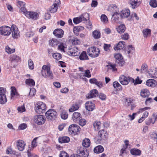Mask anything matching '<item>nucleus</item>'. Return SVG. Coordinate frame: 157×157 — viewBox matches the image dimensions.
<instances>
[{"instance_id":"13","label":"nucleus","mask_w":157,"mask_h":157,"mask_svg":"<svg viewBox=\"0 0 157 157\" xmlns=\"http://www.w3.org/2000/svg\"><path fill=\"white\" fill-rule=\"evenodd\" d=\"M12 35L13 37L14 38H17L19 36V32L18 28L15 25H13L12 26Z\"/></svg>"},{"instance_id":"35","label":"nucleus","mask_w":157,"mask_h":157,"mask_svg":"<svg viewBox=\"0 0 157 157\" xmlns=\"http://www.w3.org/2000/svg\"><path fill=\"white\" fill-rule=\"evenodd\" d=\"M149 94V91L147 89H144L141 90L140 92V95L143 98H146L148 97Z\"/></svg>"},{"instance_id":"64","label":"nucleus","mask_w":157,"mask_h":157,"mask_svg":"<svg viewBox=\"0 0 157 157\" xmlns=\"http://www.w3.org/2000/svg\"><path fill=\"white\" fill-rule=\"evenodd\" d=\"M59 157H69V156L66 152L62 151L60 154Z\"/></svg>"},{"instance_id":"57","label":"nucleus","mask_w":157,"mask_h":157,"mask_svg":"<svg viewBox=\"0 0 157 157\" xmlns=\"http://www.w3.org/2000/svg\"><path fill=\"white\" fill-rule=\"evenodd\" d=\"M110 44H104L103 46L104 49L105 51L106 52H109L110 50Z\"/></svg>"},{"instance_id":"27","label":"nucleus","mask_w":157,"mask_h":157,"mask_svg":"<svg viewBox=\"0 0 157 157\" xmlns=\"http://www.w3.org/2000/svg\"><path fill=\"white\" fill-rule=\"evenodd\" d=\"M118 10V9L116 5L112 4L109 6L108 10L110 12L114 13H116Z\"/></svg>"},{"instance_id":"49","label":"nucleus","mask_w":157,"mask_h":157,"mask_svg":"<svg viewBox=\"0 0 157 157\" xmlns=\"http://www.w3.org/2000/svg\"><path fill=\"white\" fill-rule=\"evenodd\" d=\"M53 57L56 59H60L61 58L62 55L59 53H54L52 55Z\"/></svg>"},{"instance_id":"55","label":"nucleus","mask_w":157,"mask_h":157,"mask_svg":"<svg viewBox=\"0 0 157 157\" xmlns=\"http://www.w3.org/2000/svg\"><path fill=\"white\" fill-rule=\"evenodd\" d=\"M155 122V120L153 118H150L146 121V124L147 125H149L151 124H154Z\"/></svg>"},{"instance_id":"29","label":"nucleus","mask_w":157,"mask_h":157,"mask_svg":"<svg viewBox=\"0 0 157 157\" xmlns=\"http://www.w3.org/2000/svg\"><path fill=\"white\" fill-rule=\"evenodd\" d=\"M70 140L69 138L67 136H63L59 138V142L60 143H67L69 142Z\"/></svg>"},{"instance_id":"7","label":"nucleus","mask_w":157,"mask_h":157,"mask_svg":"<svg viewBox=\"0 0 157 157\" xmlns=\"http://www.w3.org/2000/svg\"><path fill=\"white\" fill-rule=\"evenodd\" d=\"M77 152L78 154H79V157H88L89 155L87 149L83 147H78Z\"/></svg>"},{"instance_id":"16","label":"nucleus","mask_w":157,"mask_h":157,"mask_svg":"<svg viewBox=\"0 0 157 157\" xmlns=\"http://www.w3.org/2000/svg\"><path fill=\"white\" fill-rule=\"evenodd\" d=\"M85 105L86 109L89 111H92L95 107L94 104L91 101L86 102Z\"/></svg>"},{"instance_id":"28","label":"nucleus","mask_w":157,"mask_h":157,"mask_svg":"<svg viewBox=\"0 0 157 157\" xmlns=\"http://www.w3.org/2000/svg\"><path fill=\"white\" fill-rule=\"evenodd\" d=\"M84 29V27L82 26H77L74 28L73 31L76 35L78 36L79 34L78 32Z\"/></svg>"},{"instance_id":"21","label":"nucleus","mask_w":157,"mask_h":157,"mask_svg":"<svg viewBox=\"0 0 157 157\" xmlns=\"http://www.w3.org/2000/svg\"><path fill=\"white\" fill-rule=\"evenodd\" d=\"M19 96L17 90L15 87L12 86L11 87V99H14Z\"/></svg>"},{"instance_id":"54","label":"nucleus","mask_w":157,"mask_h":157,"mask_svg":"<svg viewBox=\"0 0 157 157\" xmlns=\"http://www.w3.org/2000/svg\"><path fill=\"white\" fill-rule=\"evenodd\" d=\"M58 8V7L57 6L53 4L51 6L50 11L51 13H54L57 11Z\"/></svg>"},{"instance_id":"33","label":"nucleus","mask_w":157,"mask_h":157,"mask_svg":"<svg viewBox=\"0 0 157 157\" xmlns=\"http://www.w3.org/2000/svg\"><path fill=\"white\" fill-rule=\"evenodd\" d=\"M81 118V115L79 113L76 112L73 113L72 119L74 121H78Z\"/></svg>"},{"instance_id":"42","label":"nucleus","mask_w":157,"mask_h":157,"mask_svg":"<svg viewBox=\"0 0 157 157\" xmlns=\"http://www.w3.org/2000/svg\"><path fill=\"white\" fill-rule=\"evenodd\" d=\"M148 71L147 65L146 64H143L141 66L140 72L142 73H147Z\"/></svg>"},{"instance_id":"48","label":"nucleus","mask_w":157,"mask_h":157,"mask_svg":"<svg viewBox=\"0 0 157 157\" xmlns=\"http://www.w3.org/2000/svg\"><path fill=\"white\" fill-rule=\"evenodd\" d=\"M93 35L94 38L98 39L100 37L101 34L98 31L95 30L93 32Z\"/></svg>"},{"instance_id":"38","label":"nucleus","mask_w":157,"mask_h":157,"mask_svg":"<svg viewBox=\"0 0 157 157\" xmlns=\"http://www.w3.org/2000/svg\"><path fill=\"white\" fill-rule=\"evenodd\" d=\"M79 58L81 60H87L89 58L86 52L83 51L80 55Z\"/></svg>"},{"instance_id":"2","label":"nucleus","mask_w":157,"mask_h":157,"mask_svg":"<svg viewBox=\"0 0 157 157\" xmlns=\"http://www.w3.org/2000/svg\"><path fill=\"white\" fill-rule=\"evenodd\" d=\"M87 52L90 56L94 58L99 56L100 51L98 48L95 47H92L88 49Z\"/></svg>"},{"instance_id":"62","label":"nucleus","mask_w":157,"mask_h":157,"mask_svg":"<svg viewBox=\"0 0 157 157\" xmlns=\"http://www.w3.org/2000/svg\"><path fill=\"white\" fill-rule=\"evenodd\" d=\"M20 11L24 14L26 16V14L28 12V11H27L26 8H25V6H23L21 7L20 8Z\"/></svg>"},{"instance_id":"3","label":"nucleus","mask_w":157,"mask_h":157,"mask_svg":"<svg viewBox=\"0 0 157 157\" xmlns=\"http://www.w3.org/2000/svg\"><path fill=\"white\" fill-rule=\"evenodd\" d=\"M35 110L38 114L44 113L46 110L45 104L42 102H37L35 106Z\"/></svg>"},{"instance_id":"37","label":"nucleus","mask_w":157,"mask_h":157,"mask_svg":"<svg viewBox=\"0 0 157 157\" xmlns=\"http://www.w3.org/2000/svg\"><path fill=\"white\" fill-rule=\"evenodd\" d=\"M7 101L6 96L5 94H0V103L4 104Z\"/></svg>"},{"instance_id":"53","label":"nucleus","mask_w":157,"mask_h":157,"mask_svg":"<svg viewBox=\"0 0 157 157\" xmlns=\"http://www.w3.org/2000/svg\"><path fill=\"white\" fill-rule=\"evenodd\" d=\"M68 116V114L67 112L63 111L61 114V118L64 120L67 119Z\"/></svg>"},{"instance_id":"24","label":"nucleus","mask_w":157,"mask_h":157,"mask_svg":"<svg viewBox=\"0 0 157 157\" xmlns=\"http://www.w3.org/2000/svg\"><path fill=\"white\" fill-rule=\"evenodd\" d=\"M130 14V10L128 9H127L125 10H122L120 14V15L122 18H127L129 16Z\"/></svg>"},{"instance_id":"4","label":"nucleus","mask_w":157,"mask_h":157,"mask_svg":"<svg viewBox=\"0 0 157 157\" xmlns=\"http://www.w3.org/2000/svg\"><path fill=\"white\" fill-rule=\"evenodd\" d=\"M107 136V133L106 131L104 130L100 131L98 133V137L96 141V143L98 144L101 143L102 141L106 139Z\"/></svg>"},{"instance_id":"63","label":"nucleus","mask_w":157,"mask_h":157,"mask_svg":"<svg viewBox=\"0 0 157 157\" xmlns=\"http://www.w3.org/2000/svg\"><path fill=\"white\" fill-rule=\"evenodd\" d=\"M17 110L19 112L22 113L25 111V109L24 105H22L18 107Z\"/></svg>"},{"instance_id":"17","label":"nucleus","mask_w":157,"mask_h":157,"mask_svg":"<svg viewBox=\"0 0 157 157\" xmlns=\"http://www.w3.org/2000/svg\"><path fill=\"white\" fill-rule=\"evenodd\" d=\"M78 49L76 47H74L70 48L68 52V53L69 55L73 56H77L79 53L78 51Z\"/></svg>"},{"instance_id":"23","label":"nucleus","mask_w":157,"mask_h":157,"mask_svg":"<svg viewBox=\"0 0 157 157\" xmlns=\"http://www.w3.org/2000/svg\"><path fill=\"white\" fill-rule=\"evenodd\" d=\"M86 19L84 17L83 15L74 18L73 19V22L76 24H78L81 22L82 21H86Z\"/></svg>"},{"instance_id":"30","label":"nucleus","mask_w":157,"mask_h":157,"mask_svg":"<svg viewBox=\"0 0 157 157\" xmlns=\"http://www.w3.org/2000/svg\"><path fill=\"white\" fill-rule=\"evenodd\" d=\"M104 150V148L102 146L98 145L94 148V153H98L102 152Z\"/></svg>"},{"instance_id":"43","label":"nucleus","mask_w":157,"mask_h":157,"mask_svg":"<svg viewBox=\"0 0 157 157\" xmlns=\"http://www.w3.org/2000/svg\"><path fill=\"white\" fill-rule=\"evenodd\" d=\"M143 33L144 37H147L148 36L150 35L151 30L148 29H146L143 30Z\"/></svg>"},{"instance_id":"40","label":"nucleus","mask_w":157,"mask_h":157,"mask_svg":"<svg viewBox=\"0 0 157 157\" xmlns=\"http://www.w3.org/2000/svg\"><path fill=\"white\" fill-rule=\"evenodd\" d=\"M25 83L30 86H34L35 84V82L32 79H26L25 81Z\"/></svg>"},{"instance_id":"46","label":"nucleus","mask_w":157,"mask_h":157,"mask_svg":"<svg viewBox=\"0 0 157 157\" xmlns=\"http://www.w3.org/2000/svg\"><path fill=\"white\" fill-rule=\"evenodd\" d=\"M101 21L104 23H107L108 21V18L105 14H102L101 15Z\"/></svg>"},{"instance_id":"50","label":"nucleus","mask_w":157,"mask_h":157,"mask_svg":"<svg viewBox=\"0 0 157 157\" xmlns=\"http://www.w3.org/2000/svg\"><path fill=\"white\" fill-rule=\"evenodd\" d=\"M149 4L151 7L155 8L157 7V2L155 0H151Z\"/></svg>"},{"instance_id":"1","label":"nucleus","mask_w":157,"mask_h":157,"mask_svg":"<svg viewBox=\"0 0 157 157\" xmlns=\"http://www.w3.org/2000/svg\"><path fill=\"white\" fill-rule=\"evenodd\" d=\"M42 75L44 77H48L51 79L53 78L52 73L50 71V67L49 66L44 65L42 67Z\"/></svg>"},{"instance_id":"61","label":"nucleus","mask_w":157,"mask_h":157,"mask_svg":"<svg viewBox=\"0 0 157 157\" xmlns=\"http://www.w3.org/2000/svg\"><path fill=\"white\" fill-rule=\"evenodd\" d=\"M27 127L26 124L23 123L20 124L18 127V129L19 130H24Z\"/></svg>"},{"instance_id":"31","label":"nucleus","mask_w":157,"mask_h":157,"mask_svg":"<svg viewBox=\"0 0 157 157\" xmlns=\"http://www.w3.org/2000/svg\"><path fill=\"white\" fill-rule=\"evenodd\" d=\"M130 153L133 155H140L141 154V151L138 149L133 148L130 150Z\"/></svg>"},{"instance_id":"9","label":"nucleus","mask_w":157,"mask_h":157,"mask_svg":"<svg viewBox=\"0 0 157 157\" xmlns=\"http://www.w3.org/2000/svg\"><path fill=\"white\" fill-rule=\"evenodd\" d=\"M45 120L44 117L41 115H36L34 117V122L38 125H42L44 124Z\"/></svg>"},{"instance_id":"36","label":"nucleus","mask_w":157,"mask_h":157,"mask_svg":"<svg viewBox=\"0 0 157 157\" xmlns=\"http://www.w3.org/2000/svg\"><path fill=\"white\" fill-rule=\"evenodd\" d=\"M59 44V42L57 39H52L49 41V45L52 47H55Z\"/></svg>"},{"instance_id":"32","label":"nucleus","mask_w":157,"mask_h":157,"mask_svg":"<svg viewBox=\"0 0 157 157\" xmlns=\"http://www.w3.org/2000/svg\"><path fill=\"white\" fill-rule=\"evenodd\" d=\"M90 140L88 138H85L83 140L82 142V145L83 147H88L90 146Z\"/></svg>"},{"instance_id":"26","label":"nucleus","mask_w":157,"mask_h":157,"mask_svg":"<svg viewBox=\"0 0 157 157\" xmlns=\"http://www.w3.org/2000/svg\"><path fill=\"white\" fill-rule=\"evenodd\" d=\"M125 43V42L124 41H120L114 47V49L115 51H117L122 49L124 47V44Z\"/></svg>"},{"instance_id":"47","label":"nucleus","mask_w":157,"mask_h":157,"mask_svg":"<svg viewBox=\"0 0 157 157\" xmlns=\"http://www.w3.org/2000/svg\"><path fill=\"white\" fill-rule=\"evenodd\" d=\"M66 47L65 46L64 44L63 43H61L58 45V49L59 50H60L61 52H65L64 50L65 48Z\"/></svg>"},{"instance_id":"20","label":"nucleus","mask_w":157,"mask_h":157,"mask_svg":"<svg viewBox=\"0 0 157 157\" xmlns=\"http://www.w3.org/2000/svg\"><path fill=\"white\" fill-rule=\"evenodd\" d=\"M25 144L22 140H19L17 142V145L18 149L20 151H23L24 149Z\"/></svg>"},{"instance_id":"41","label":"nucleus","mask_w":157,"mask_h":157,"mask_svg":"<svg viewBox=\"0 0 157 157\" xmlns=\"http://www.w3.org/2000/svg\"><path fill=\"white\" fill-rule=\"evenodd\" d=\"M101 123L100 122L95 121L93 124L94 127L96 130H98L100 128Z\"/></svg>"},{"instance_id":"22","label":"nucleus","mask_w":157,"mask_h":157,"mask_svg":"<svg viewBox=\"0 0 157 157\" xmlns=\"http://www.w3.org/2000/svg\"><path fill=\"white\" fill-rule=\"evenodd\" d=\"M149 76L152 78H157V69H150L149 71Z\"/></svg>"},{"instance_id":"19","label":"nucleus","mask_w":157,"mask_h":157,"mask_svg":"<svg viewBox=\"0 0 157 157\" xmlns=\"http://www.w3.org/2000/svg\"><path fill=\"white\" fill-rule=\"evenodd\" d=\"M20 60V58L16 55H12L10 59V61H11L12 64H13V65H15Z\"/></svg>"},{"instance_id":"34","label":"nucleus","mask_w":157,"mask_h":157,"mask_svg":"<svg viewBox=\"0 0 157 157\" xmlns=\"http://www.w3.org/2000/svg\"><path fill=\"white\" fill-rule=\"evenodd\" d=\"M126 29L124 25L122 24L116 28L117 32L120 33H124Z\"/></svg>"},{"instance_id":"56","label":"nucleus","mask_w":157,"mask_h":157,"mask_svg":"<svg viewBox=\"0 0 157 157\" xmlns=\"http://www.w3.org/2000/svg\"><path fill=\"white\" fill-rule=\"evenodd\" d=\"M79 121V124L82 126H83L85 125L86 123V121L84 119H80Z\"/></svg>"},{"instance_id":"8","label":"nucleus","mask_w":157,"mask_h":157,"mask_svg":"<svg viewBox=\"0 0 157 157\" xmlns=\"http://www.w3.org/2000/svg\"><path fill=\"white\" fill-rule=\"evenodd\" d=\"M11 32V28L9 26H5L0 27V34L1 35L9 36Z\"/></svg>"},{"instance_id":"10","label":"nucleus","mask_w":157,"mask_h":157,"mask_svg":"<svg viewBox=\"0 0 157 157\" xmlns=\"http://www.w3.org/2000/svg\"><path fill=\"white\" fill-rule=\"evenodd\" d=\"M26 16L29 18L35 20L38 19L39 15L38 13L36 12L29 11L26 14Z\"/></svg>"},{"instance_id":"39","label":"nucleus","mask_w":157,"mask_h":157,"mask_svg":"<svg viewBox=\"0 0 157 157\" xmlns=\"http://www.w3.org/2000/svg\"><path fill=\"white\" fill-rule=\"evenodd\" d=\"M155 82L154 79H149L146 81V84L148 86L153 87L155 86Z\"/></svg>"},{"instance_id":"18","label":"nucleus","mask_w":157,"mask_h":157,"mask_svg":"<svg viewBox=\"0 0 157 157\" xmlns=\"http://www.w3.org/2000/svg\"><path fill=\"white\" fill-rule=\"evenodd\" d=\"M54 35L58 38H61L63 35V31L61 29H57L53 31Z\"/></svg>"},{"instance_id":"51","label":"nucleus","mask_w":157,"mask_h":157,"mask_svg":"<svg viewBox=\"0 0 157 157\" xmlns=\"http://www.w3.org/2000/svg\"><path fill=\"white\" fill-rule=\"evenodd\" d=\"M72 44L77 45L80 44L81 43V41L80 40L78 39L77 38H75L72 40Z\"/></svg>"},{"instance_id":"5","label":"nucleus","mask_w":157,"mask_h":157,"mask_svg":"<svg viewBox=\"0 0 157 157\" xmlns=\"http://www.w3.org/2000/svg\"><path fill=\"white\" fill-rule=\"evenodd\" d=\"M80 130L79 126L76 124H72L70 125L68 128L69 132L71 134L75 135Z\"/></svg>"},{"instance_id":"11","label":"nucleus","mask_w":157,"mask_h":157,"mask_svg":"<svg viewBox=\"0 0 157 157\" xmlns=\"http://www.w3.org/2000/svg\"><path fill=\"white\" fill-rule=\"evenodd\" d=\"M119 81L122 85H127L130 82V77H126L124 75H121L120 77Z\"/></svg>"},{"instance_id":"58","label":"nucleus","mask_w":157,"mask_h":157,"mask_svg":"<svg viewBox=\"0 0 157 157\" xmlns=\"http://www.w3.org/2000/svg\"><path fill=\"white\" fill-rule=\"evenodd\" d=\"M29 67L30 69H33L34 68V65L32 60L30 59L29 60Z\"/></svg>"},{"instance_id":"14","label":"nucleus","mask_w":157,"mask_h":157,"mask_svg":"<svg viewBox=\"0 0 157 157\" xmlns=\"http://www.w3.org/2000/svg\"><path fill=\"white\" fill-rule=\"evenodd\" d=\"M98 95V91L97 90L95 89L92 90L88 94H87L86 95V97L88 99L91 98L96 97Z\"/></svg>"},{"instance_id":"52","label":"nucleus","mask_w":157,"mask_h":157,"mask_svg":"<svg viewBox=\"0 0 157 157\" xmlns=\"http://www.w3.org/2000/svg\"><path fill=\"white\" fill-rule=\"evenodd\" d=\"M108 69H112L113 71H117V69L116 68V65L114 64H109L107 66Z\"/></svg>"},{"instance_id":"59","label":"nucleus","mask_w":157,"mask_h":157,"mask_svg":"<svg viewBox=\"0 0 157 157\" xmlns=\"http://www.w3.org/2000/svg\"><path fill=\"white\" fill-rule=\"evenodd\" d=\"M84 71L85 75H82L83 76H85L87 78H90L91 77L90 72L89 70H85Z\"/></svg>"},{"instance_id":"25","label":"nucleus","mask_w":157,"mask_h":157,"mask_svg":"<svg viewBox=\"0 0 157 157\" xmlns=\"http://www.w3.org/2000/svg\"><path fill=\"white\" fill-rule=\"evenodd\" d=\"M121 17L120 14L117 12L114 13L113 14L111 18V20L113 22H118L119 17Z\"/></svg>"},{"instance_id":"12","label":"nucleus","mask_w":157,"mask_h":157,"mask_svg":"<svg viewBox=\"0 0 157 157\" xmlns=\"http://www.w3.org/2000/svg\"><path fill=\"white\" fill-rule=\"evenodd\" d=\"M114 57L116 59V62L121 66L123 65L124 62L123 60V57L122 55L120 53H117L115 55Z\"/></svg>"},{"instance_id":"45","label":"nucleus","mask_w":157,"mask_h":157,"mask_svg":"<svg viewBox=\"0 0 157 157\" xmlns=\"http://www.w3.org/2000/svg\"><path fill=\"white\" fill-rule=\"evenodd\" d=\"M113 86L115 88H117V90H120L122 89L121 85L117 81L113 82Z\"/></svg>"},{"instance_id":"6","label":"nucleus","mask_w":157,"mask_h":157,"mask_svg":"<svg viewBox=\"0 0 157 157\" xmlns=\"http://www.w3.org/2000/svg\"><path fill=\"white\" fill-rule=\"evenodd\" d=\"M45 115L49 120H54L57 116V112L54 109H49L46 113Z\"/></svg>"},{"instance_id":"15","label":"nucleus","mask_w":157,"mask_h":157,"mask_svg":"<svg viewBox=\"0 0 157 157\" xmlns=\"http://www.w3.org/2000/svg\"><path fill=\"white\" fill-rule=\"evenodd\" d=\"M141 0H129V4L132 7L135 9L138 7L140 4Z\"/></svg>"},{"instance_id":"44","label":"nucleus","mask_w":157,"mask_h":157,"mask_svg":"<svg viewBox=\"0 0 157 157\" xmlns=\"http://www.w3.org/2000/svg\"><path fill=\"white\" fill-rule=\"evenodd\" d=\"M79 107V105L77 103L73 105L71 108L69 109V111L70 112H73L78 109Z\"/></svg>"},{"instance_id":"60","label":"nucleus","mask_w":157,"mask_h":157,"mask_svg":"<svg viewBox=\"0 0 157 157\" xmlns=\"http://www.w3.org/2000/svg\"><path fill=\"white\" fill-rule=\"evenodd\" d=\"M6 52L9 54H11L15 52V49H12L9 47L7 46L6 48Z\"/></svg>"}]
</instances>
